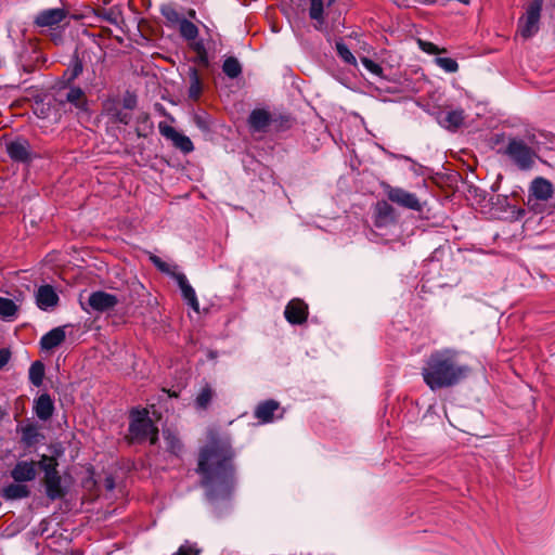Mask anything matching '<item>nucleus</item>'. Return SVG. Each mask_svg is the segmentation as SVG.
Segmentation results:
<instances>
[{
    "label": "nucleus",
    "instance_id": "obj_1",
    "mask_svg": "<svg viewBox=\"0 0 555 555\" xmlns=\"http://www.w3.org/2000/svg\"><path fill=\"white\" fill-rule=\"evenodd\" d=\"M207 439L208 443L199 451L196 469L201 475V485L209 500L225 498L234 487L231 441L220 437L215 429L208 431Z\"/></svg>",
    "mask_w": 555,
    "mask_h": 555
},
{
    "label": "nucleus",
    "instance_id": "obj_2",
    "mask_svg": "<svg viewBox=\"0 0 555 555\" xmlns=\"http://www.w3.org/2000/svg\"><path fill=\"white\" fill-rule=\"evenodd\" d=\"M468 372L469 367L459 361V351L444 348L430 353L422 369V376L431 390H437L459 384Z\"/></svg>",
    "mask_w": 555,
    "mask_h": 555
},
{
    "label": "nucleus",
    "instance_id": "obj_3",
    "mask_svg": "<svg viewBox=\"0 0 555 555\" xmlns=\"http://www.w3.org/2000/svg\"><path fill=\"white\" fill-rule=\"evenodd\" d=\"M534 135L508 137L500 153L505 156L519 170L527 171L533 168L538 152L534 147Z\"/></svg>",
    "mask_w": 555,
    "mask_h": 555
},
{
    "label": "nucleus",
    "instance_id": "obj_4",
    "mask_svg": "<svg viewBox=\"0 0 555 555\" xmlns=\"http://www.w3.org/2000/svg\"><path fill=\"white\" fill-rule=\"evenodd\" d=\"M129 435L132 441L141 442L149 439L151 444H155L157 442L158 428L149 417V412L146 410L133 411L131 413Z\"/></svg>",
    "mask_w": 555,
    "mask_h": 555
},
{
    "label": "nucleus",
    "instance_id": "obj_5",
    "mask_svg": "<svg viewBox=\"0 0 555 555\" xmlns=\"http://www.w3.org/2000/svg\"><path fill=\"white\" fill-rule=\"evenodd\" d=\"M59 463L55 457L42 455L38 462V466L44 473L43 485L46 487L47 496L50 500H57L65 495V490L62 486V477L60 476L56 467Z\"/></svg>",
    "mask_w": 555,
    "mask_h": 555
},
{
    "label": "nucleus",
    "instance_id": "obj_6",
    "mask_svg": "<svg viewBox=\"0 0 555 555\" xmlns=\"http://www.w3.org/2000/svg\"><path fill=\"white\" fill-rule=\"evenodd\" d=\"M379 186L389 202L405 209L415 211L422 210V204L414 193L399 186H393L385 181H382Z\"/></svg>",
    "mask_w": 555,
    "mask_h": 555
},
{
    "label": "nucleus",
    "instance_id": "obj_7",
    "mask_svg": "<svg viewBox=\"0 0 555 555\" xmlns=\"http://www.w3.org/2000/svg\"><path fill=\"white\" fill-rule=\"evenodd\" d=\"M542 7L543 0H532L529 3L518 23V31L521 37L530 38L538 33Z\"/></svg>",
    "mask_w": 555,
    "mask_h": 555
},
{
    "label": "nucleus",
    "instance_id": "obj_8",
    "mask_svg": "<svg viewBox=\"0 0 555 555\" xmlns=\"http://www.w3.org/2000/svg\"><path fill=\"white\" fill-rule=\"evenodd\" d=\"M5 150L9 157L17 163H29L37 156L28 140L21 137L9 141Z\"/></svg>",
    "mask_w": 555,
    "mask_h": 555
},
{
    "label": "nucleus",
    "instance_id": "obj_9",
    "mask_svg": "<svg viewBox=\"0 0 555 555\" xmlns=\"http://www.w3.org/2000/svg\"><path fill=\"white\" fill-rule=\"evenodd\" d=\"M158 128L162 135L169 139L173 145L183 153H190L194 150V145L190 138L178 132L173 127L165 122H160Z\"/></svg>",
    "mask_w": 555,
    "mask_h": 555
},
{
    "label": "nucleus",
    "instance_id": "obj_10",
    "mask_svg": "<svg viewBox=\"0 0 555 555\" xmlns=\"http://www.w3.org/2000/svg\"><path fill=\"white\" fill-rule=\"evenodd\" d=\"M118 304L119 299L116 295L103 291L93 292L88 299V305L96 312L108 311Z\"/></svg>",
    "mask_w": 555,
    "mask_h": 555
},
{
    "label": "nucleus",
    "instance_id": "obj_11",
    "mask_svg": "<svg viewBox=\"0 0 555 555\" xmlns=\"http://www.w3.org/2000/svg\"><path fill=\"white\" fill-rule=\"evenodd\" d=\"M66 16L67 11L64 9H48L37 14L35 24L39 27H53L62 23Z\"/></svg>",
    "mask_w": 555,
    "mask_h": 555
},
{
    "label": "nucleus",
    "instance_id": "obj_12",
    "mask_svg": "<svg viewBox=\"0 0 555 555\" xmlns=\"http://www.w3.org/2000/svg\"><path fill=\"white\" fill-rule=\"evenodd\" d=\"M396 222V210L387 201H379L374 209V223L383 228Z\"/></svg>",
    "mask_w": 555,
    "mask_h": 555
},
{
    "label": "nucleus",
    "instance_id": "obj_13",
    "mask_svg": "<svg viewBox=\"0 0 555 555\" xmlns=\"http://www.w3.org/2000/svg\"><path fill=\"white\" fill-rule=\"evenodd\" d=\"M37 463L34 461H20L11 470V477L16 482H27L36 478Z\"/></svg>",
    "mask_w": 555,
    "mask_h": 555
},
{
    "label": "nucleus",
    "instance_id": "obj_14",
    "mask_svg": "<svg viewBox=\"0 0 555 555\" xmlns=\"http://www.w3.org/2000/svg\"><path fill=\"white\" fill-rule=\"evenodd\" d=\"M284 314L289 323L301 324L307 320L308 306L300 299H293L287 304Z\"/></svg>",
    "mask_w": 555,
    "mask_h": 555
},
{
    "label": "nucleus",
    "instance_id": "obj_15",
    "mask_svg": "<svg viewBox=\"0 0 555 555\" xmlns=\"http://www.w3.org/2000/svg\"><path fill=\"white\" fill-rule=\"evenodd\" d=\"M172 276L177 281L180 291L182 293L183 299L186 301V304L195 311H199V302L197 300L195 291L190 285L186 276L183 273H172Z\"/></svg>",
    "mask_w": 555,
    "mask_h": 555
},
{
    "label": "nucleus",
    "instance_id": "obj_16",
    "mask_svg": "<svg viewBox=\"0 0 555 555\" xmlns=\"http://www.w3.org/2000/svg\"><path fill=\"white\" fill-rule=\"evenodd\" d=\"M104 111L113 122L128 125L131 120V114L121 106L116 100L107 101L104 104Z\"/></svg>",
    "mask_w": 555,
    "mask_h": 555
},
{
    "label": "nucleus",
    "instance_id": "obj_17",
    "mask_svg": "<svg viewBox=\"0 0 555 555\" xmlns=\"http://www.w3.org/2000/svg\"><path fill=\"white\" fill-rule=\"evenodd\" d=\"M36 300L40 309L47 310L57 305L59 296L52 286L43 285L38 288Z\"/></svg>",
    "mask_w": 555,
    "mask_h": 555
},
{
    "label": "nucleus",
    "instance_id": "obj_18",
    "mask_svg": "<svg viewBox=\"0 0 555 555\" xmlns=\"http://www.w3.org/2000/svg\"><path fill=\"white\" fill-rule=\"evenodd\" d=\"M280 409V403L275 400H266L260 402L254 412L255 417L262 424L273 421L274 413Z\"/></svg>",
    "mask_w": 555,
    "mask_h": 555
},
{
    "label": "nucleus",
    "instance_id": "obj_19",
    "mask_svg": "<svg viewBox=\"0 0 555 555\" xmlns=\"http://www.w3.org/2000/svg\"><path fill=\"white\" fill-rule=\"evenodd\" d=\"M531 194L539 201H547L553 196V184L545 178L538 177L530 184Z\"/></svg>",
    "mask_w": 555,
    "mask_h": 555
},
{
    "label": "nucleus",
    "instance_id": "obj_20",
    "mask_svg": "<svg viewBox=\"0 0 555 555\" xmlns=\"http://www.w3.org/2000/svg\"><path fill=\"white\" fill-rule=\"evenodd\" d=\"M270 122L271 115L266 109H254L248 117V125L256 132H264Z\"/></svg>",
    "mask_w": 555,
    "mask_h": 555
},
{
    "label": "nucleus",
    "instance_id": "obj_21",
    "mask_svg": "<svg viewBox=\"0 0 555 555\" xmlns=\"http://www.w3.org/2000/svg\"><path fill=\"white\" fill-rule=\"evenodd\" d=\"M34 410L41 421L49 420L54 412V403L48 393L40 395L35 401Z\"/></svg>",
    "mask_w": 555,
    "mask_h": 555
},
{
    "label": "nucleus",
    "instance_id": "obj_22",
    "mask_svg": "<svg viewBox=\"0 0 555 555\" xmlns=\"http://www.w3.org/2000/svg\"><path fill=\"white\" fill-rule=\"evenodd\" d=\"M65 337L64 327H55L41 337L40 346L43 350H52L59 347L65 340Z\"/></svg>",
    "mask_w": 555,
    "mask_h": 555
},
{
    "label": "nucleus",
    "instance_id": "obj_23",
    "mask_svg": "<svg viewBox=\"0 0 555 555\" xmlns=\"http://www.w3.org/2000/svg\"><path fill=\"white\" fill-rule=\"evenodd\" d=\"M30 494L29 487L24 482H13L2 490V496L5 500H18L27 498Z\"/></svg>",
    "mask_w": 555,
    "mask_h": 555
},
{
    "label": "nucleus",
    "instance_id": "obj_24",
    "mask_svg": "<svg viewBox=\"0 0 555 555\" xmlns=\"http://www.w3.org/2000/svg\"><path fill=\"white\" fill-rule=\"evenodd\" d=\"M463 121L464 111L455 109L448 112L441 124L448 129H456L463 124Z\"/></svg>",
    "mask_w": 555,
    "mask_h": 555
},
{
    "label": "nucleus",
    "instance_id": "obj_25",
    "mask_svg": "<svg viewBox=\"0 0 555 555\" xmlns=\"http://www.w3.org/2000/svg\"><path fill=\"white\" fill-rule=\"evenodd\" d=\"M202 93V81L198 75V72L195 68L190 70V88H189V96L190 99L196 101L201 96Z\"/></svg>",
    "mask_w": 555,
    "mask_h": 555
},
{
    "label": "nucleus",
    "instance_id": "obj_26",
    "mask_svg": "<svg viewBox=\"0 0 555 555\" xmlns=\"http://www.w3.org/2000/svg\"><path fill=\"white\" fill-rule=\"evenodd\" d=\"M164 440L166 450L175 455H179L182 451V443L180 439L171 431H164Z\"/></svg>",
    "mask_w": 555,
    "mask_h": 555
},
{
    "label": "nucleus",
    "instance_id": "obj_27",
    "mask_svg": "<svg viewBox=\"0 0 555 555\" xmlns=\"http://www.w3.org/2000/svg\"><path fill=\"white\" fill-rule=\"evenodd\" d=\"M179 30L181 36L186 40H194L198 36V28L197 26L183 18L179 24Z\"/></svg>",
    "mask_w": 555,
    "mask_h": 555
},
{
    "label": "nucleus",
    "instance_id": "obj_28",
    "mask_svg": "<svg viewBox=\"0 0 555 555\" xmlns=\"http://www.w3.org/2000/svg\"><path fill=\"white\" fill-rule=\"evenodd\" d=\"M160 13L170 25H179L183 20L180 13L171 4L162 5Z\"/></svg>",
    "mask_w": 555,
    "mask_h": 555
},
{
    "label": "nucleus",
    "instance_id": "obj_29",
    "mask_svg": "<svg viewBox=\"0 0 555 555\" xmlns=\"http://www.w3.org/2000/svg\"><path fill=\"white\" fill-rule=\"evenodd\" d=\"M223 73L230 78H236L242 73L240 62L235 57H228L222 65Z\"/></svg>",
    "mask_w": 555,
    "mask_h": 555
},
{
    "label": "nucleus",
    "instance_id": "obj_30",
    "mask_svg": "<svg viewBox=\"0 0 555 555\" xmlns=\"http://www.w3.org/2000/svg\"><path fill=\"white\" fill-rule=\"evenodd\" d=\"M66 101L77 108H82L86 105V95L80 88H70L66 93Z\"/></svg>",
    "mask_w": 555,
    "mask_h": 555
},
{
    "label": "nucleus",
    "instance_id": "obj_31",
    "mask_svg": "<svg viewBox=\"0 0 555 555\" xmlns=\"http://www.w3.org/2000/svg\"><path fill=\"white\" fill-rule=\"evenodd\" d=\"M44 376V366L40 361H36L30 365L29 369V380L35 386H40L42 384Z\"/></svg>",
    "mask_w": 555,
    "mask_h": 555
},
{
    "label": "nucleus",
    "instance_id": "obj_32",
    "mask_svg": "<svg viewBox=\"0 0 555 555\" xmlns=\"http://www.w3.org/2000/svg\"><path fill=\"white\" fill-rule=\"evenodd\" d=\"M17 312V306L12 299L0 297V318H12Z\"/></svg>",
    "mask_w": 555,
    "mask_h": 555
},
{
    "label": "nucleus",
    "instance_id": "obj_33",
    "mask_svg": "<svg viewBox=\"0 0 555 555\" xmlns=\"http://www.w3.org/2000/svg\"><path fill=\"white\" fill-rule=\"evenodd\" d=\"M214 396V391L210 386L206 385L204 386L201 391L198 392L196 397V405L199 409H206L208 404L210 403Z\"/></svg>",
    "mask_w": 555,
    "mask_h": 555
},
{
    "label": "nucleus",
    "instance_id": "obj_34",
    "mask_svg": "<svg viewBox=\"0 0 555 555\" xmlns=\"http://www.w3.org/2000/svg\"><path fill=\"white\" fill-rule=\"evenodd\" d=\"M309 15L312 20L323 24V0H311Z\"/></svg>",
    "mask_w": 555,
    "mask_h": 555
},
{
    "label": "nucleus",
    "instance_id": "obj_35",
    "mask_svg": "<svg viewBox=\"0 0 555 555\" xmlns=\"http://www.w3.org/2000/svg\"><path fill=\"white\" fill-rule=\"evenodd\" d=\"M436 64L447 73H455L459 69V64L451 57H437Z\"/></svg>",
    "mask_w": 555,
    "mask_h": 555
},
{
    "label": "nucleus",
    "instance_id": "obj_36",
    "mask_svg": "<svg viewBox=\"0 0 555 555\" xmlns=\"http://www.w3.org/2000/svg\"><path fill=\"white\" fill-rule=\"evenodd\" d=\"M336 51L337 54L341 57V60H344L346 63L356 64V57L344 42H336Z\"/></svg>",
    "mask_w": 555,
    "mask_h": 555
},
{
    "label": "nucleus",
    "instance_id": "obj_37",
    "mask_svg": "<svg viewBox=\"0 0 555 555\" xmlns=\"http://www.w3.org/2000/svg\"><path fill=\"white\" fill-rule=\"evenodd\" d=\"M361 63L373 75L378 76V77H380L383 75V68L380 67V65H378L374 61H372L367 57H362Z\"/></svg>",
    "mask_w": 555,
    "mask_h": 555
},
{
    "label": "nucleus",
    "instance_id": "obj_38",
    "mask_svg": "<svg viewBox=\"0 0 555 555\" xmlns=\"http://www.w3.org/2000/svg\"><path fill=\"white\" fill-rule=\"evenodd\" d=\"M418 44H420L421 49L426 53L437 54L440 52L439 48L431 42L420 40Z\"/></svg>",
    "mask_w": 555,
    "mask_h": 555
},
{
    "label": "nucleus",
    "instance_id": "obj_39",
    "mask_svg": "<svg viewBox=\"0 0 555 555\" xmlns=\"http://www.w3.org/2000/svg\"><path fill=\"white\" fill-rule=\"evenodd\" d=\"M197 554H198V550H196L194 546L189 545V544H183L179 547L177 553H175L173 555H197Z\"/></svg>",
    "mask_w": 555,
    "mask_h": 555
},
{
    "label": "nucleus",
    "instance_id": "obj_40",
    "mask_svg": "<svg viewBox=\"0 0 555 555\" xmlns=\"http://www.w3.org/2000/svg\"><path fill=\"white\" fill-rule=\"evenodd\" d=\"M70 70V76L68 78L69 81L76 79L82 73V64L78 60H76L73 63Z\"/></svg>",
    "mask_w": 555,
    "mask_h": 555
},
{
    "label": "nucleus",
    "instance_id": "obj_41",
    "mask_svg": "<svg viewBox=\"0 0 555 555\" xmlns=\"http://www.w3.org/2000/svg\"><path fill=\"white\" fill-rule=\"evenodd\" d=\"M135 104H137V99L134 95H131V94H128L125 99H124V102H122V107L125 109H128V111H131L135 107Z\"/></svg>",
    "mask_w": 555,
    "mask_h": 555
},
{
    "label": "nucleus",
    "instance_id": "obj_42",
    "mask_svg": "<svg viewBox=\"0 0 555 555\" xmlns=\"http://www.w3.org/2000/svg\"><path fill=\"white\" fill-rule=\"evenodd\" d=\"M154 264L163 272L169 273V266L162 261L158 257L154 256L151 258Z\"/></svg>",
    "mask_w": 555,
    "mask_h": 555
},
{
    "label": "nucleus",
    "instance_id": "obj_43",
    "mask_svg": "<svg viewBox=\"0 0 555 555\" xmlns=\"http://www.w3.org/2000/svg\"><path fill=\"white\" fill-rule=\"evenodd\" d=\"M10 360V352L7 349L0 350V369H2Z\"/></svg>",
    "mask_w": 555,
    "mask_h": 555
},
{
    "label": "nucleus",
    "instance_id": "obj_44",
    "mask_svg": "<svg viewBox=\"0 0 555 555\" xmlns=\"http://www.w3.org/2000/svg\"><path fill=\"white\" fill-rule=\"evenodd\" d=\"M195 15V11L194 10H191L190 11V16H194Z\"/></svg>",
    "mask_w": 555,
    "mask_h": 555
}]
</instances>
